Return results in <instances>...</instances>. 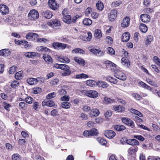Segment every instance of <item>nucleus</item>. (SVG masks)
<instances>
[{"label": "nucleus", "mask_w": 160, "mask_h": 160, "mask_svg": "<svg viewBox=\"0 0 160 160\" xmlns=\"http://www.w3.org/2000/svg\"><path fill=\"white\" fill-rule=\"evenodd\" d=\"M39 16L38 12L35 9L30 10L28 15V18L31 20H34L38 19Z\"/></svg>", "instance_id": "1"}, {"label": "nucleus", "mask_w": 160, "mask_h": 160, "mask_svg": "<svg viewBox=\"0 0 160 160\" xmlns=\"http://www.w3.org/2000/svg\"><path fill=\"white\" fill-rule=\"evenodd\" d=\"M98 133L96 129L93 128L90 131H85L83 132V135L86 137H88L91 136H95Z\"/></svg>", "instance_id": "2"}, {"label": "nucleus", "mask_w": 160, "mask_h": 160, "mask_svg": "<svg viewBox=\"0 0 160 160\" xmlns=\"http://www.w3.org/2000/svg\"><path fill=\"white\" fill-rule=\"evenodd\" d=\"M61 69L63 70L64 72L62 74V76H67L70 75L71 73V70L69 67L66 64H63L61 67Z\"/></svg>", "instance_id": "3"}, {"label": "nucleus", "mask_w": 160, "mask_h": 160, "mask_svg": "<svg viewBox=\"0 0 160 160\" xmlns=\"http://www.w3.org/2000/svg\"><path fill=\"white\" fill-rule=\"evenodd\" d=\"M114 76L117 78L122 81H125L126 79V75L120 70H118L115 72Z\"/></svg>", "instance_id": "4"}, {"label": "nucleus", "mask_w": 160, "mask_h": 160, "mask_svg": "<svg viewBox=\"0 0 160 160\" xmlns=\"http://www.w3.org/2000/svg\"><path fill=\"white\" fill-rule=\"evenodd\" d=\"M122 122L129 126L131 127L132 128H134L135 125L134 122L131 119L127 118H122L121 119Z\"/></svg>", "instance_id": "5"}, {"label": "nucleus", "mask_w": 160, "mask_h": 160, "mask_svg": "<svg viewBox=\"0 0 160 160\" xmlns=\"http://www.w3.org/2000/svg\"><path fill=\"white\" fill-rule=\"evenodd\" d=\"M0 12L2 15H5L9 12L8 8L4 4H0Z\"/></svg>", "instance_id": "6"}, {"label": "nucleus", "mask_w": 160, "mask_h": 160, "mask_svg": "<svg viewBox=\"0 0 160 160\" xmlns=\"http://www.w3.org/2000/svg\"><path fill=\"white\" fill-rule=\"evenodd\" d=\"M48 4L49 7L53 10H56L59 7L55 0H49Z\"/></svg>", "instance_id": "7"}, {"label": "nucleus", "mask_w": 160, "mask_h": 160, "mask_svg": "<svg viewBox=\"0 0 160 160\" xmlns=\"http://www.w3.org/2000/svg\"><path fill=\"white\" fill-rule=\"evenodd\" d=\"M86 94L88 97L93 98H96L98 95V93L97 91L93 90L87 91Z\"/></svg>", "instance_id": "8"}, {"label": "nucleus", "mask_w": 160, "mask_h": 160, "mask_svg": "<svg viewBox=\"0 0 160 160\" xmlns=\"http://www.w3.org/2000/svg\"><path fill=\"white\" fill-rule=\"evenodd\" d=\"M140 17L142 22H148L150 20V16L148 14H142Z\"/></svg>", "instance_id": "9"}, {"label": "nucleus", "mask_w": 160, "mask_h": 160, "mask_svg": "<svg viewBox=\"0 0 160 160\" xmlns=\"http://www.w3.org/2000/svg\"><path fill=\"white\" fill-rule=\"evenodd\" d=\"M130 24V18L127 17L124 18L121 24V26L123 28L128 27Z\"/></svg>", "instance_id": "10"}, {"label": "nucleus", "mask_w": 160, "mask_h": 160, "mask_svg": "<svg viewBox=\"0 0 160 160\" xmlns=\"http://www.w3.org/2000/svg\"><path fill=\"white\" fill-rule=\"evenodd\" d=\"M116 135L115 133L112 130H107L105 132V135L108 138L111 139L114 137Z\"/></svg>", "instance_id": "11"}, {"label": "nucleus", "mask_w": 160, "mask_h": 160, "mask_svg": "<svg viewBox=\"0 0 160 160\" xmlns=\"http://www.w3.org/2000/svg\"><path fill=\"white\" fill-rule=\"evenodd\" d=\"M117 12L115 10H112L110 12L109 15V19L110 21H112L114 20L117 16Z\"/></svg>", "instance_id": "12"}, {"label": "nucleus", "mask_w": 160, "mask_h": 160, "mask_svg": "<svg viewBox=\"0 0 160 160\" xmlns=\"http://www.w3.org/2000/svg\"><path fill=\"white\" fill-rule=\"evenodd\" d=\"M126 143L129 145L133 146L138 145L139 144V142L135 139H129L126 140Z\"/></svg>", "instance_id": "13"}, {"label": "nucleus", "mask_w": 160, "mask_h": 160, "mask_svg": "<svg viewBox=\"0 0 160 160\" xmlns=\"http://www.w3.org/2000/svg\"><path fill=\"white\" fill-rule=\"evenodd\" d=\"M99 114L100 112L98 109L94 108L91 110L89 113V115L91 117L93 116L97 117L99 115Z\"/></svg>", "instance_id": "14"}, {"label": "nucleus", "mask_w": 160, "mask_h": 160, "mask_svg": "<svg viewBox=\"0 0 160 160\" xmlns=\"http://www.w3.org/2000/svg\"><path fill=\"white\" fill-rule=\"evenodd\" d=\"M130 38L129 33L128 32H125L122 35V40L123 42H126L129 40Z\"/></svg>", "instance_id": "15"}, {"label": "nucleus", "mask_w": 160, "mask_h": 160, "mask_svg": "<svg viewBox=\"0 0 160 160\" xmlns=\"http://www.w3.org/2000/svg\"><path fill=\"white\" fill-rule=\"evenodd\" d=\"M104 64L107 69H112V68L115 67L116 65L114 63L109 61H105L104 62Z\"/></svg>", "instance_id": "16"}, {"label": "nucleus", "mask_w": 160, "mask_h": 160, "mask_svg": "<svg viewBox=\"0 0 160 160\" xmlns=\"http://www.w3.org/2000/svg\"><path fill=\"white\" fill-rule=\"evenodd\" d=\"M62 20L64 22L68 24L72 22L71 17L68 14L63 16Z\"/></svg>", "instance_id": "17"}, {"label": "nucleus", "mask_w": 160, "mask_h": 160, "mask_svg": "<svg viewBox=\"0 0 160 160\" xmlns=\"http://www.w3.org/2000/svg\"><path fill=\"white\" fill-rule=\"evenodd\" d=\"M74 60L76 63L81 65L84 66L85 65L84 60L80 58L75 57L74 58Z\"/></svg>", "instance_id": "18"}, {"label": "nucleus", "mask_w": 160, "mask_h": 160, "mask_svg": "<svg viewBox=\"0 0 160 160\" xmlns=\"http://www.w3.org/2000/svg\"><path fill=\"white\" fill-rule=\"evenodd\" d=\"M121 62L122 65L127 67L130 66V62L128 59L126 57H123L121 60Z\"/></svg>", "instance_id": "19"}, {"label": "nucleus", "mask_w": 160, "mask_h": 160, "mask_svg": "<svg viewBox=\"0 0 160 160\" xmlns=\"http://www.w3.org/2000/svg\"><path fill=\"white\" fill-rule=\"evenodd\" d=\"M54 104V102L52 100H48V101L44 100L42 102V105L43 106H47L51 107L53 106Z\"/></svg>", "instance_id": "20"}, {"label": "nucleus", "mask_w": 160, "mask_h": 160, "mask_svg": "<svg viewBox=\"0 0 160 160\" xmlns=\"http://www.w3.org/2000/svg\"><path fill=\"white\" fill-rule=\"evenodd\" d=\"M42 58L47 63L49 64L52 63L53 61L50 56L48 54H44L43 55Z\"/></svg>", "instance_id": "21"}, {"label": "nucleus", "mask_w": 160, "mask_h": 160, "mask_svg": "<svg viewBox=\"0 0 160 160\" xmlns=\"http://www.w3.org/2000/svg\"><path fill=\"white\" fill-rule=\"evenodd\" d=\"M97 85L99 87L106 88L108 87L109 85L105 82L99 81L97 82Z\"/></svg>", "instance_id": "22"}, {"label": "nucleus", "mask_w": 160, "mask_h": 160, "mask_svg": "<svg viewBox=\"0 0 160 160\" xmlns=\"http://www.w3.org/2000/svg\"><path fill=\"white\" fill-rule=\"evenodd\" d=\"M138 149V148L137 146L131 147L128 149V154L131 155L136 152Z\"/></svg>", "instance_id": "23"}, {"label": "nucleus", "mask_w": 160, "mask_h": 160, "mask_svg": "<svg viewBox=\"0 0 160 160\" xmlns=\"http://www.w3.org/2000/svg\"><path fill=\"white\" fill-rule=\"evenodd\" d=\"M48 25L53 27L58 26L60 25V22L57 19L52 20L48 23Z\"/></svg>", "instance_id": "24"}, {"label": "nucleus", "mask_w": 160, "mask_h": 160, "mask_svg": "<svg viewBox=\"0 0 160 160\" xmlns=\"http://www.w3.org/2000/svg\"><path fill=\"white\" fill-rule=\"evenodd\" d=\"M42 15L44 17L47 19L50 18L52 16L51 12L49 10L43 12Z\"/></svg>", "instance_id": "25"}, {"label": "nucleus", "mask_w": 160, "mask_h": 160, "mask_svg": "<svg viewBox=\"0 0 160 160\" xmlns=\"http://www.w3.org/2000/svg\"><path fill=\"white\" fill-rule=\"evenodd\" d=\"M94 36L95 38L99 39L102 36L101 31L99 29H96L94 32Z\"/></svg>", "instance_id": "26"}, {"label": "nucleus", "mask_w": 160, "mask_h": 160, "mask_svg": "<svg viewBox=\"0 0 160 160\" xmlns=\"http://www.w3.org/2000/svg\"><path fill=\"white\" fill-rule=\"evenodd\" d=\"M114 128L117 131L120 132L125 130L126 128L123 125L118 124L115 126Z\"/></svg>", "instance_id": "27"}, {"label": "nucleus", "mask_w": 160, "mask_h": 160, "mask_svg": "<svg viewBox=\"0 0 160 160\" xmlns=\"http://www.w3.org/2000/svg\"><path fill=\"white\" fill-rule=\"evenodd\" d=\"M97 82L95 81L92 80H88L86 81V84L90 87H94L96 84L97 85Z\"/></svg>", "instance_id": "28"}, {"label": "nucleus", "mask_w": 160, "mask_h": 160, "mask_svg": "<svg viewBox=\"0 0 160 160\" xmlns=\"http://www.w3.org/2000/svg\"><path fill=\"white\" fill-rule=\"evenodd\" d=\"M140 30L143 32H146L148 30V27L144 24L141 23L139 27Z\"/></svg>", "instance_id": "29"}, {"label": "nucleus", "mask_w": 160, "mask_h": 160, "mask_svg": "<svg viewBox=\"0 0 160 160\" xmlns=\"http://www.w3.org/2000/svg\"><path fill=\"white\" fill-rule=\"evenodd\" d=\"M36 78H28L27 80V82L30 85H33L36 84L37 83Z\"/></svg>", "instance_id": "30"}, {"label": "nucleus", "mask_w": 160, "mask_h": 160, "mask_svg": "<svg viewBox=\"0 0 160 160\" xmlns=\"http://www.w3.org/2000/svg\"><path fill=\"white\" fill-rule=\"evenodd\" d=\"M38 53L35 52H27L25 54V57L29 58H32L34 56H36Z\"/></svg>", "instance_id": "31"}, {"label": "nucleus", "mask_w": 160, "mask_h": 160, "mask_svg": "<svg viewBox=\"0 0 160 160\" xmlns=\"http://www.w3.org/2000/svg\"><path fill=\"white\" fill-rule=\"evenodd\" d=\"M97 9L99 11H102L103 8V3L100 1H98L96 3Z\"/></svg>", "instance_id": "32"}, {"label": "nucleus", "mask_w": 160, "mask_h": 160, "mask_svg": "<svg viewBox=\"0 0 160 160\" xmlns=\"http://www.w3.org/2000/svg\"><path fill=\"white\" fill-rule=\"evenodd\" d=\"M130 111L132 113L137 115L138 116L142 117L143 116V115L139 111L133 108H131L130 109Z\"/></svg>", "instance_id": "33"}, {"label": "nucleus", "mask_w": 160, "mask_h": 160, "mask_svg": "<svg viewBox=\"0 0 160 160\" xmlns=\"http://www.w3.org/2000/svg\"><path fill=\"white\" fill-rule=\"evenodd\" d=\"M72 52L74 53H78L83 54L85 53L84 51L80 48H76L74 49L72 51Z\"/></svg>", "instance_id": "34"}, {"label": "nucleus", "mask_w": 160, "mask_h": 160, "mask_svg": "<svg viewBox=\"0 0 160 160\" xmlns=\"http://www.w3.org/2000/svg\"><path fill=\"white\" fill-rule=\"evenodd\" d=\"M10 51L8 49H4L0 50V55L2 56H4L6 54L10 53Z\"/></svg>", "instance_id": "35"}, {"label": "nucleus", "mask_w": 160, "mask_h": 160, "mask_svg": "<svg viewBox=\"0 0 160 160\" xmlns=\"http://www.w3.org/2000/svg\"><path fill=\"white\" fill-rule=\"evenodd\" d=\"M83 24L86 26H89L92 23V21L89 18H85L83 21Z\"/></svg>", "instance_id": "36"}, {"label": "nucleus", "mask_w": 160, "mask_h": 160, "mask_svg": "<svg viewBox=\"0 0 160 160\" xmlns=\"http://www.w3.org/2000/svg\"><path fill=\"white\" fill-rule=\"evenodd\" d=\"M153 40V37L151 35H149L147 37L145 42V44L148 45L151 43L152 41Z\"/></svg>", "instance_id": "37"}, {"label": "nucleus", "mask_w": 160, "mask_h": 160, "mask_svg": "<svg viewBox=\"0 0 160 160\" xmlns=\"http://www.w3.org/2000/svg\"><path fill=\"white\" fill-rule=\"evenodd\" d=\"M70 106V103L67 102L62 103V107L63 108L68 109L69 108Z\"/></svg>", "instance_id": "38"}, {"label": "nucleus", "mask_w": 160, "mask_h": 160, "mask_svg": "<svg viewBox=\"0 0 160 160\" xmlns=\"http://www.w3.org/2000/svg\"><path fill=\"white\" fill-rule=\"evenodd\" d=\"M132 96L137 100H140L142 98V97L141 96L137 93H132Z\"/></svg>", "instance_id": "39"}, {"label": "nucleus", "mask_w": 160, "mask_h": 160, "mask_svg": "<svg viewBox=\"0 0 160 160\" xmlns=\"http://www.w3.org/2000/svg\"><path fill=\"white\" fill-rule=\"evenodd\" d=\"M56 96V93L52 92L49 93L46 96V98L48 99H50L52 98L55 97Z\"/></svg>", "instance_id": "40"}, {"label": "nucleus", "mask_w": 160, "mask_h": 160, "mask_svg": "<svg viewBox=\"0 0 160 160\" xmlns=\"http://www.w3.org/2000/svg\"><path fill=\"white\" fill-rule=\"evenodd\" d=\"M60 60L61 62L65 63H68L70 62V60L68 58L64 57L60 58Z\"/></svg>", "instance_id": "41"}, {"label": "nucleus", "mask_w": 160, "mask_h": 160, "mask_svg": "<svg viewBox=\"0 0 160 160\" xmlns=\"http://www.w3.org/2000/svg\"><path fill=\"white\" fill-rule=\"evenodd\" d=\"M22 71H20L17 72L15 74V78L17 79H20L22 75Z\"/></svg>", "instance_id": "42"}, {"label": "nucleus", "mask_w": 160, "mask_h": 160, "mask_svg": "<svg viewBox=\"0 0 160 160\" xmlns=\"http://www.w3.org/2000/svg\"><path fill=\"white\" fill-rule=\"evenodd\" d=\"M108 53L110 55H114L115 54V50L111 47H108L107 48Z\"/></svg>", "instance_id": "43"}, {"label": "nucleus", "mask_w": 160, "mask_h": 160, "mask_svg": "<svg viewBox=\"0 0 160 160\" xmlns=\"http://www.w3.org/2000/svg\"><path fill=\"white\" fill-rule=\"evenodd\" d=\"M82 109L84 112H88L90 110L91 108L88 105H85L83 106Z\"/></svg>", "instance_id": "44"}, {"label": "nucleus", "mask_w": 160, "mask_h": 160, "mask_svg": "<svg viewBox=\"0 0 160 160\" xmlns=\"http://www.w3.org/2000/svg\"><path fill=\"white\" fill-rule=\"evenodd\" d=\"M153 59L155 63L159 66H160V59L157 56H155L153 58Z\"/></svg>", "instance_id": "45"}, {"label": "nucleus", "mask_w": 160, "mask_h": 160, "mask_svg": "<svg viewBox=\"0 0 160 160\" xmlns=\"http://www.w3.org/2000/svg\"><path fill=\"white\" fill-rule=\"evenodd\" d=\"M20 158V155L18 153L14 154L12 156V160H18Z\"/></svg>", "instance_id": "46"}, {"label": "nucleus", "mask_w": 160, "mask_h": 160, "mask_svg": "<svg viewBox=\"0 0 160 160\" xmlns=\"http://www.w3.org/2000/svg\"><path fill=\"white\" fill-rule=\"evenodd\" d=\"M133 138L141 141H143L145 140V138L142 136L140 135H134Z\"/></svg>", "instance_id": "47"}, {"label": "nucleus", "mask_w": 160, "mask_h": 160, "mask_svg": "<svg viewBox=\"0 0 160 160\" xmlns=\"http://www.w3.org/2000/svg\"><path fill=\"white\" fill-rule=\"evenodd\" d=\"M19 83L17 81L15 80L12 81L11 84V87L13 88H15L17 87L18 86Z\"/></svg>", "instance_id": "48"}, {"label": "nucleus", "mask_w": 160, "mask_h": 160, "mask_svg": "<svg viewBox=\"0 0 160 160\" xmlns=\"http://www.w3.org/2000/svg\"><path fill=\"white\" fill-rule=\"evenodd\" d=\"M15 43L18 45H20L22 43H28V42L25 40H17L16 39H15Z\"/></svg>", "instance_id": "49"}, {"label": "nucleus", "mask_w": 160, "mask_h": 160, "mask_svg": "<svg viewBox=\"0 0 160 160\" xmlns=\"http://www.w3.org/2000/svg\"><path fill=\"white\" fill-rule=\"evenodd\" d=\"M16 67L15 66H13L10 68L8 71L10 74H12L14 73L16 70Z\"/></svg>", "instance_id": "50"}, {"label": "nucleus", "mask_w": 160, "mask_h": 160, "mask_svg": "<svg viewBox=\"0 0 160 160\" xmlns=\"http://www.w3.org/2000/svg\"><path fill=\"white\" fill-rule=\"evenodd\" d=\"M59 80L58 78H55L50 82V83L52 85H55L58 83Z\"/></svg>", "instance_id": "51"}, {"label": "nucleus", "mask_w": 160, "mask_h": 160, "mask_svg": "<svg viewBox=\"0 0 160 160\" xmlns=\"http://www.w3.org/2000/svg\"><path fill=\"white\" fill-rule=\"evenodd\" d=\"M88 50L89 51L92 52V53L96 55L98 52V49H96L94 48L89 47L88 48Z\"/></svg>", "instance_id": "52"}, {"label": "nucleus", "mask_w": 160, "mask_h": 160, "mask_svg": "<svg viewBox=\"0 0 160 160\" xmlns=\"http://www.w3.org/2000/svg\"><path fill=\"white\" fill-rule=\"evenodd\" d=\"M33 99L30 97H27L25 99V102L29 104H31L32 103V101Z\"/></svg>", "instance_id": "53"}, {"label": "nucleus", "mask_w": 160, "mask_h": 160, "mask_svg": "<svg viewBox=\"0 0 160 160\" xmlns=\"http://www.w3.org/2000/svg\"><path fill=\"white\" fill-rule=\"evenodd\" d=\"M76 78H88V76L86 74L82 73L80 74L77 75Z\"/></svg>", "instance_id": "54"}, {"label": "nucleus", "mask_w": 160, "mask_h": 160, "mask_svg": "<svg viewBox=\"0 0 160 160\" xmlns=\"http://www.w3.org/2000/svg\"><path fill=\"white\" fill-rule=\"evenodd\" d=\"M98 141L99 143L102 145H105L107 143L106 141L103 138H99Z\"/></svg>", "instance_id": "55"}, {"label": "nucleus", "mask_w": 160, "mask_h": 160, "mask_svg": "<svg viewBox=\"0 0 160 160\" xmlns=\"http://www.w3.org/2000/svg\"><path fill=\"white\" fill-rule=\"evenodd\" d=\"M113 108L115 111H117L118 112H122V108H123V107L120 106H114L113 107Z\"/></svg>", "instance_id": "56"}, {"label": "nucleus", "mask_w": 160, "mask_h": 160, "mask_svg": "<svg viewBox=\"0 0 160 160\" xmlns=\"http://www.w3.org/2000/svg\"><path fill=\"white\" fill-rule=\"evenodd\" d=\"M60 43L58 42H54L52 43V46L53 48L57 49H59Z\"/></svg>", "instance_id": "57"}, {"label": "nucleus", "mask_w": 160, "mask_h": 160, "mask_svg": "<svg viewBox=\"0 0 160 160\" xmlns=\"http://www.w3.org/2000/svg\"><path fill=\"white\" fill-rule=\"evenodd\" d=\"M61 100L62 101L68 102L69 100V97L68 96L64 95L61 98Z\"/></svg>", "instance_id": "58"}, {"label": "nucleus", "mask_w": 160, "mask_h": 160, "mask_svg": "<svg viewBox=\"0 0 160 160\" xmlns=\"http://www.w3.org/2000/svg\"><path fill=\"white\" fill-rule=\"evenodd\" d=\"M19 106L22 108L25 109L27 108V104L24 102H21L19 103Z\"/></svg>", "instance_id": "59"}, {"label": "nucleus", "mask_w": 160, "mask_h": 160, "mask_svg": "<svg viewBox=\"0 0 160 160\" xmlns=\"http://www.w3.org/2000/svg\"><path fill=\"white\" fill-rule=\"evenodd\" d=\"M80 117L82 120H86L88 118L87 115L83 113H82L81 114Z\"/></svg>", "instance_id": "60"}, {"label": "nucleus", "mask_w": 160, "mask_h": 160, "mask_svg": "<svg viewBox=\"0 0 160 160\" xmlns=\"http://www.w3.org/2000/svg\"><path fill=\"white\" fill-rule=\"evenodd\" d=\"M112 113L111 111H107L104 113V115L106 118H108L111 116Z\"/></svg>", "instance_id": "61"}, {"label": "nucleus", "mask_w": 160, "mask_h": 160, "mask_svg": "<svg viewBox=\"0 0 160 160\" xmlns=\"http://www.w3.org/2000/svg\"><path fill=\"white\" fill-rule=\"evenodd\" d=\"M59 94L60 95H65L67 93L66 91L63 89L60 90L58 91Z\"/></svg>", "instance_id": "62"}, {"label": "nucleus", "mask_w": 160, "mask_h": 160, "mask_svg": "<svg viewBox=\"0 0 160 160\" xmlns=\"http://www.w3.org/2000/svg\"><path fill=\"white\" fill-rule=\"evenodd\" d=\"M59 49L63 50L66 48L68 45L67 44L60 43Z\"/></svg>", "instance_id": "63"}, {"label": "nucleus", "mask_w": 160, "mask_h": 160, "mask_svg": "<svg viewBox=\"0 0 160 160\" xmlns=\"http://www.w3.org/2000/svg\"><path fill=\"white\" fill-rule=\"evenodd\" d=\"M152 68L154 69V71L157 73L160 72V70L155 65H151Z\"/></svg>", "instance_id": "64"}]
</instances>
